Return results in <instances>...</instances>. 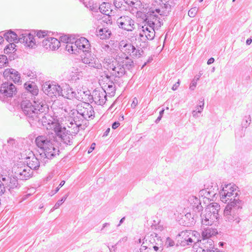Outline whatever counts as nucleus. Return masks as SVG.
Here are the masks:
<instances>
[{"label":"nucleus","instance_id":"nucleus-1","mask_svg":"<svg viewBox=\"0 0 252 252\" xmlns=\"http://www.w3.org/2000/svg\"><path fill=\"white\" fill-rule=\"evenodd\" d=\"M36 146L40 149L42 158L50 159L59 155V149L54 141L45 136H38L35 140Z\"/></svg>","mask_w":252,"mask_h":252},{"label":"nucleus","instance_id":"nucleus-2","mask_svg":"<svg viewBox=\"0 0 252 252\" xmlns=\"http://www.w3.org/2000/svg\"><path fill=\"white\" fill-rule=\"evenodd\" d=\"M119 48L121 52L116 56V59L126 61V64L129 63V65L132 61L128 57L129 56L133 58H139L141 56L143 51L140 49H136L135 47L131 43H126L124 40L121 41L119 44Z\"/></svg>","mask_w":252,"mask_h":252},{"label":"nucleus","instance_id":"nucleus-3","mask_svg":"<svg viewBox=\"0 0 252 252\" xmlns=\"http://www.w3.org/2000/svg\"><path fill=\"white\" fill-rule=\"evenodd\" d=\"M221 201L227 205H236L239 203L236 186L231 184L226 185L220 192Z\"/></svg>","mask_w":252,"mask_h":252},{"label":"nucleus","instance_id":"nucleus-4","mask_svg":"<svg viewBox=\"0 0 252 252\" xmlns=\"http://www.w3.org/2000/svg\"><path fill=\"white\" fill-rule=\"evenodd\" d=\"M103 64L111 74L116 77L120 78L123 76L126 73V69L124 65H129V63L126 64V61L121 60L111 61L109 59H105L103 61Z\"/></svg>","mask_w":252,"mask_h":252},{"label":"nucleus","instance_id":"nucleus-5","mask_svg":"<svg viewBox=\"0 0 252 252\" xmlns=\"http://www.w3.org/2000/svg\"><path fill=\"white\" fill-rule=\"evenodd\" d=\"M165 14L163 11L159 8H151L146 15L145 24L158 30L162 25V17Z\"/></svg>","mask_w":252,"mask_h":252},{"label":"nucleus","instance_id":"nucleus-6","mask_svg":"<svg viewBox=\"0 0 252 252\" xmlns=\"http://www.w3.org/2000/svg\"><path fill=\"white\" fill-rule=\"evenodd\" d=\"M220 206H211L205 210V213L200 214L201 223L202 225L211 226L214 222L217 220L219 218L218 208Z\"/></svg>","mask_w":252,"mask_h":252},{"label":"nucleus","instance_id":"nucleus-7","mask_svg":"<svg viewBox=\"0 0 252 252\" xmlns=\"http://www.w3.org/2000/svg\"><path fill=\"white\" fill-rule=\"evenodd\" d=\"M78 118L81 121L88 120L94 117V111L92 106L88 103L81 102L77 105Z\"/></svg>","mask_w":252,"mask_h":252},{"label":"nucleus","instance_id":"nucleus-8","mask_svg":"<svg viewBox=\"0 0 252 252\" xmlns=\"http://www.w3.org/2000/svg\"><path fill=\"white\" fill-rule=\"evenodd\" d=\"M239 209H242L240 206H225L224 210V216L225 219L229 221H235L236 224L240 221L238 212Z\"/></svg>","mask_w":252,"mask_h":252},{"label":"nucleus","instance_id":"nucleus-9","mask_svg":"<svg viewBox=\"0 0 252 252\" xmlns=\"http://www.w3.org/2000/svg\"><path fill=\"white\" fill-rule=\"evenodd\" d=\"M18 181L16 178L5 176L0 179V195L4 194L6 188L9 190L14 189L18 186Z\"/></svg>","mask_w":252,"mask_h":252},{"label":"nucleus","instance_id":"nucleus-10","mask_svg":"<svg viewBox=\"0 0 252 252\" xmlns=\"http://www.w3.org/2000/svg\"><path fill=\"white\" fill-rule=\"evenodd\" d=\"M212 186L211 188H207L206 189L201 190V197L198 199L200 203L199 205L203 204L204 205H213V202L211 197H214L216 194V190L215 188H213Z\"/></svg>","mask_w":252,"mask_h":252},{"label":"nucleus","instance_id":"nucleus-11","mask_svg":"<svg viewBox=\"0 0 252 252\" xmlns=\"http://www.w3.org/2000/svg\"><path fill=\"white\" fill-rule=\"evenodd\" d=\"M119 27L128 32H131L135 29V22L129 16H122L117 20Z\"/></svg>","mask_w":252,"mask_h":252},{"label":"nucleus","instance_id":"nucleus-12","mask_svg":"<svg viewBox=\"0 0 252 252\" xmlns=\"http://www.w3.org/2000/svg\"><path fill=\"white\" fill-rule=\"evenodd\" d=\"M60 95L69 99L75 98L78 100H81L83 99L79 93L74 91L69 85H66L62 89Z\"/></svg>","mask_w":252,"mask_h":252},{"label":"nucleus","instance_id":"nucleus-13","mask_svg":"<svg viewBox=\"0 0 252 252\" xmlns=\"http://www.w3.org/2000/svg\"><path fill=\"white\" fill-rule=\"evenodd\" d=\"M42 90L45 94L50 97H53L57 95H60L62 88L58 85L46 82L42 86Z\"/></svg>","mask_w":252,"mask_h":252},{"label":"nucleus","instance_id":"nucleus-14","mask_svg":"<svg viewBox=\"0 0 252 252\" xmlns=\"http://www.w3.org/2000/svg\"><path fill=\"white\" fill-rule=\"evenodd\" d=\"M14 172L17 177L21 180H28L32 174V170L26 165L15 167Z\"/></svg>","mask_w":252,"mask_h":252},{"label":"nucleus","instance_id":"nucleus-15","mask_svg":"<svg viewBox=\"0 0 252 252\" xmlns=\"http://www.w3.org/2000/svg\"><path fill=\"white\" fill-rule=\"evenodd\" d=\"M19 40L29 48H35L36 46L33 35L30 33L25 32L22 33L19 37Z\"/></svg>","mask_w":252,"mask_h":252},{"label":"nucleus","instance_id":"nucleus-16","mask_svg":"<svg viewBox=\"0 0 252 252\" xmlns=\"http://www.w3.org/2000/svg\"><path fill=\"white\" fill-rule=\"evenodd\" d=\"M156 29L145 24L139 29V35L142 37H145L148 40H152L155 36Z\"/></svg>","mask_w":252,"mask_h":252},{"label":"nucleus","instance_id":"nucleus-17","mask_svg":"<svg viewBox=\"0 0 252 252\" xmlns=\"http://www.w3.org/2000/svg\"><path fill=\"white\" fill-rule=\"evenodd\" d=\"M16 92L15 86L11 82H6L0 86V92L7 97H12Z\"/></svg>","mask_w":252,"mask_h":252},{"label":"nucleus","instance_id":"nucleus-18","mask_svg":"<svg viewBox=\"0 0 252 252\" xmlns=\"http://www.w3.org/2000/svg\"><path fill=\"white\" fill-rule=\"evenodd\" d=\"M92 96L94 101L97 105H103L106 100V93L103 89L94 90Z\"/></svg>","mask_w":252,"mask_h":252},{"label":"nucleus","instance_id":"nucleus-19","mask_svg":"<svg viewBox=\"0 0 252 252\" xmlns=\"http://www.w3.org/2000/svg\"><path fill=\"white\" fill-rule=\"evenodd\" d=\"M21 106L26 115L32 118L35 117V105H32L30 100H23L21 102Z\"/></svg>","mask_w":252,"mask_h":252},{"label":"nucleus","instance_id":"nucleus-20","mask_svg":"<svg viewBox=\"0 0 252 252\" xmlns=\"http://www.w3.org/2000/svg\"><path fill=\"white\" fill-rule=\"evenodd\" d=\"M42 44L47 50H55L60 46V41L54 37H48L43 40Z\"/></svg>","mask_w":252,"mask_h":252},{"label":"nucleus","instance_id":"nucleus-21","mask_svg":"<svg viewBox=\"0 0 252 252\" xmlns=\"http://www.w3.org/2000/svg\"><path fill=\"white\" fill-rule=\"evenodd\" d=\"M65 126L70 128L71 130H69V132L76 133L79 130V126L82 125L80 120H77L76 118L73 119L71 117H68L67 120L65 121Z\"/></svg>","mask_w":252,"mask_h":252},{"label":"nucleus","instance_id":"nucleus-22","mask_svg":"<svg viewBox=\"0 0 252 252\" xmlns=\"http://www.w3.org/2000/svg\"><path fill=\"white\" fill-rule=\"evenodd\" d=\"M3 76L7 79H10L16 83L21 82V76L20 73L13 68H7L3 72Z\"/></svg>","mask_w":252,"mask_h":252},{"label":"nucleus","instance_id":"nucleus-23","mask_svg":"<svg viewBox=\"0 0 252 252\" xmlns=\"http://www.w3.org/2000/svg\"><path fill=\"white\" fill-rule=\"evenodd\" d=\"M75 46L77 51L85 52L89 51L90 47L89 41L86 38L82 37L75 42Z\"/></svg>","mask_w":252,"mask_h":252},{"label":"nucleus","instance_id":"nucleus-24","mask_svg":"<svg viewBox=\"0 0 252 252\" xmlns=\"http://www.w3.org/2000/svg\"><path fill=\"white\" fill-rule=\"evenodd\" d=\"M82 60L84 63L88 64L91 67L100 69L102 67L101 64L100 63L99 60L97 58L91 55L87 57H84Z\"/></svg>","mask_w":252,"mask_h":252},{"label":"nucleus","instance_id":"nucleus-25","mask_svg":"<svg viewBox=\"0 0 252 252\" xmlns=\"http://www.w3.org/2000/svg\"><path fill=\"white\" fill-rule=\"evenodd\" d=\"M195 215L191 212L187 213L182 218L180 224L185 226L190 227L195 223Z\"/></svg>","mask_w":252,"mask_h":252},{"label":"nucleus","instance_id":"nucleus-26","mask_svg":"<svg viewBox=\"0 0 252 252\" xmlns=\"http://www.w3.org/2000/svg\"><path fill=\"white\" fill-rule=\"evenodd\" d=\"M218 234V231L216 228L207 227L203 228L202 232V239H210V238L216 236Z\"/></svg>","mask_w":252,"mask_h":252},{"label":"nucleus","instance_id":"nucleus-27","mask_svg":"<svg viewBox=\"0 0 252 252\" xmlns=\"http://www.w3.org/2000/svg\"><path fill=\"white\" fill-rule=\"evenodd\" d=\"M27 167L30 168L31 170L36 169L39 167L38 159L34 156L28 157L27 158Z\"/></svg>","mask_w":252,"mask_h":252},{"label":"nucleus","instance_id":"nucleus-28","mask_svg":"<svg viewBox=\"0 0 252 252\" xmlns=\"http://www.w3.org/2000/svg\"><path fill=\"white\" fill-rule=\"evenodd\" d=\"M96 32L97 35L102 39L109 38L111 35V31L108 28L98 29Z\"/></svg>","mask_w":252,"mask_h":252},{"label":"nucleus","instance_id":"nucleus-29","mask_svg":"<svg viewBox=\"0 0 252 252\" xmlns=\"http://www.w3.org/2000/svg\"><path fill=\"white\" fill-rule=\"evenodd\" d=\"M24 87L26 90L31 93L32 95H36L38 94V89L34 84L27 82L25 83Z\"/></svg>","mask_w":252,"mask_h":252},{"label":"nucleus","instance_id":"nucleus-30","mask_svg":"<svg viewBox=\"0 0 252 252\" xmlns=\"http://www.w3.org/2000/svg\"><path fill=\"white\" fill-rule=\"evenodd\" d=\"M200 241L203 246L202 247L206 249H208V250L215 248L214 242L211 239H202Z\"/></svg>","mask_w":252,"mask_h":252},{"label":"nucleus","instance_id":"nucleus-31","mask_svg":"<svg viewBox=\"0 0 252 252\" xmlns=\"http://www.w3.org/2000/svg\"><path fill=\"white\" fill-rule=\"evenodd\" d=\"M3 38H5L8 42H15L18 41L17 35L13 32L9 31L3 34Z\"/></svg>","mask_w":252,"mask_h":252},{"label":"nucleus","instance_id":"nucleus-32","mask_svg":"<svg viewBox=\"0 0 252 252\" xmlns=\"http://www.w3.org/2000/svg\"><path fill=\"white\" fill-rule=\"evenodd\" d=\"M158 237V234L155 232H152L150 235L148 234L146 235L143 240H144L146 243L147 241L151 244V245L155 244V238Z\"/></svg>","mask_w":252,"mask_h":252},{"label":"nucleus","instance_id":"nucleus-33","mask_svg":"<svg viewBox=\"0 0 252 252\" xmlns=\"http://www.w3.org/2000/svg\"><path fill=\"white\" fill-rule=\"evenodd\" d=\"M34 103L35 105V111H36L35 112V117H37V115L38 114L44 112L46 108V106L43 103H39V104H37L35 101H34Z\"/></svg>","mask_w":252,"mask_h":252},{"label":"nucleus","instance_id":"nucleus-34","mask_svg":"<svg viewBox=\"0 0 252 252\" xmlns=\"http://www.w3.org/2000/svg\"><path fill=\"white\" fill-rule=\"evenodd\" d=\"M65 49L69 53L72 54H76L77 53H79V51H77V49L75 46V44H73L72 43H67L65 46Z\"/></svg>","mask_w":252,"mask_h":252},{"label":"nucleus","instance_id":"nucleus-35","mask_svg":"<svg viewBox=\"0 0 252 252\" xmlns=\"http://www.w3.org/2000/svg\"><path fill=\"white\" fill-rule=\"evenodd\" d=\"M192 214L195 215V218L198 217L197 213H199L200 211H203V206H192Z\"/></svg>","mask_w":252,"mask_h":252},{"label":"nucleus","instance_id":"nucleus-36","mask_svg":"<svg viewBox=\"0 0 252 252\" xmlns=\"http://www.w3.org/2000/svg\"><path fill=\"white\" fill-rule=\"evenodd\" d=\"M125 2L130 5L137 8V6L140 5V1L139 0H124Z\"/></svg>","mask_w":252,"mask_h":252},{"label":"nucleus","instance_id":"nucleus-37","mask_svg":"<svg viewBox=\"0 0 252 252\" xmlns=\"http://www.w3.org/2000/svg\"><path fill=\"white\" fill-rule=\"evenodd\" d=\"M52 125H53V126L54 127V130L55 131V132L58 135H61V132H62V127L61 126V125L58 123H56V122H55V123H52Z\"/></svg>","mask_w":252,"mask_h":252},{"label":"nucleus","instance_id":"nucleus-38","mask_svg":"<svg viewBox=\"0 0 252 252\" xmlns=\"http://www.w3.org/2000/svg\"><path fill=\"white\" fill-rule=\"evenodd\" d=\"M146 243L144 240H143L142 244L141 245V248H140V252H148L149 250H150L151 247L150 245H145V244Z\"/></svg>","mask_w":252,"mask_h":252},{"label":"nucleus","instance_id":"nucleus-39","mask_svg":"<svg viewBox=\"0 0 252 252\" xmlns=\"http://www.w3.org/2000/svg\"><path fill=\"white\" fill-rule=\"evenodd\" d=\"M188 202L190 205H199V203H200L198 199L194 196H190L188 200Z\"/></svg>","mask_w":252,"mask_h":252},{"label":"nucleus","instance_id":"nucleus-40","mask_svg":"<svg viewBox=\"0 0 252 252\" xmlns=\"http://www.w3.org/2000/svg\"><path fill=\"white\" fill-rule=\"evenodd\" d=\"M8 63L7 58L5 55H0V68H2Z\"/></svg>","mask_w":252,"mask_h":252},{"label":"nucleus","instance_id":"nucleus-41","mask_svg":"<svg viewBox=\"0 0 252 252\" xmlns=\"http://www.w3.org/2000/svg\"><path fill=\"white\" fill-rule=\"evenodd\" d=\"M188 246H189V243H187V241H185V240H178L176 244V247L177 248L179 246L185 247Z\"/></svg>","mask_w":252,"mask_h":252},{"label":"nucleus","instance_id":"nucleus-42","mask_svg":"<svg viewBox=\"0 0 252 252\" xmlns=\"http://www.w3.org/2000/svg\"><path fill=\"white\" fill-rule=\"evenodd\" d=\"M60 137L62 138L63 140V141L64 143L67 145H70L72 142L70 140V138L69 136H67L66 135H63L62 134H61L60 135Z\"/></svg>","mask_w":252,"mask_h":252},{"label":"nucleus","instance_id":"nucleus-43","mask_svg":"<svg viewBox=\"0 0 252 252\" xmlns=\"http://www.w3.org/2000/svg\"><path fill=\"white\" fill-rule=\"evenodd\" d=\"M198 8L196 7L191 8L188 12V15L190 17H194L196 15Z\"/></svg>","mask_w":252,"mask_h":252},{"label":"nucleus","instance_id":"nucleus-44","mask_svg":"<svg viewBox=\"0 0 252 252\" xmlns=\"http://www.w3.org/2000/svg\"><path fill=\"white\" fill-rule=\"evenodd\" d=\"M165 245L167 247H173L175 245L176 246L174 241L169 237L166 238V241L165 242Z\"/></svg>","mask_w":252,"mask_h":252},{"label":"nucleus","instance_id":"nucleus-45","mask_svg":"<svg viewBox=\"0 0 252 252\" xmlns=\"http://www.w3.org/2000/svg\"><path fill=\"white\" fill-rule=\"evenodd\" d=\"M151 248H153L156 252H161L163 250V245L154 244L152 245Z\"/></svg>","mask_w":252,"mask_h":252},{"label":"nucleus","instance_id":"nucleus-46","mask_svg":"<svg viewBox=\"0 0 252 252\" xmlns=\"http://www.w3.org/2000/svg\"><path fill=\"white\" fill-rule=\"evenodd\" d=\"M105 5H106V4L105 3H103V4H102L99 6V9H100V11H101V12H102L104 14L108 15V14L109 10L108 9H106V10L105 9Z\"/></svg>","mask_w":252,"mask_h":252},{"label":"nucleus","instance_id":"nucleus-47","mask_svg":"<svg viewBox=\"0 0 252 252\" xmlns=\"http://www.w3.org/2000/svg\"><path fill=\"white\" fill-rule=\"evenodd\" d=\"M187 233H189L190 236L191 237H194L195 240L197 241H198L199 240L198 239V236H199V234L196 232V231H187Z\"/></svg>","mask_w":252,"mask_h":252},{"label":"nucleus","instance_id":"nucleus-48","mask_svg":"<svg viewBox=\"0 0 252 252\" xmlns=\"http://www.w3.org/2000/svg\"><path fill=\"white\" fill-rule=\"evenodd\" d=\"M15 45L13 43L10 44L9 45L7 46V48L4 49L5 52L8 53V52H11L13 51L14 49V47Z\"/></svg>","mask_w":252,"mask_h":252},{"label":"nucleus","instance_id":"nucleus-49","mask_svg":"<svg viewBox=\"0 0 252 252\" xmlns=\"http://www.w3.org/2000/svg\"><path fill=\"white\" fill-rule=\"evenodd\" d=\"M124 0H115L114 2V5L117 8H121Z\"/></svg>","mask_w":252,"mask_h":252},{"label":"nucleus","instance_id":"nucleus-50","mask_svg":"<svg viewBox=\"0 0 252 252\" xmlns=\"http://www.w3.org/2000/svg\"><path fill=\"white\" fill-rule=\"evenodd\" d=\"M154 239L155 240V244L157 245H163V241H162L160 237L158 236V237H156Z\"/></svg>","mask_w":252,"mask_h":252},{"label":"nucleus","instance_id":"nucleus-51","mask_svg":"<svg viewBox=\"0 0 252 252\" xmlns=\"http://www.w3.org/2000/svg\"><path fill=\"white\" fill-rule=\"evenodd\" d=\"M46 35H47V32L45 31H38L36 33V35L39 38L44 37Z\"/></svg>","mask_w":252,"mask_h":252},{"label":"nucleus","instance_id":"nucleus-52","mask_svg":"<svg viewBox=\"0 0 252 252\" xmlns=\"http://www.w3.org/2000/svg\"><path fill=\"white\" fill-rule=\"evenodd\" d=\"M187 231H182L179 234V237L182 236L183 240H187V238H189L190 236L189 234L187 233Z\"/></svg>","mask_w":252,"mask_h":252},{"label":"nucleus","instance_id":"nucleus-53","mask_svg":"<svg viewBox=\"0 0 252 252\" xmlns=\"http://www.w3.org/2000/svg\"><path fill=\"white\" fill-rule=\"evenodd\" d=\"M196 85H197L196 80H195V79H193L192 80V81L190 84L189 89L191 91H193L195 89V88L196 87Z\"/></svg>","mask_w":252,"mask_h":252},{"label":"nucleus","instance_id":"nucleus-54","mask_svg":"<svg viewBox=\"0 0 252 252\" xmlns=\"http://www.w3.org/2000/svg\"><path fill=\"white\" fill-rule=\"evenodd\" d=\"M61 41L67 44V43H69V41H70L71 39L66 35H64L61 37Z\"/></svg>","mask_w":252,"mask_h":252},{"label":"nucleus","instance_id":"nucleus-55","mask_svg":"<svg viewBox=\"0 0 252 252\" xmlns=\"http://www.w3.org/2000/svg\"><path fill=\"white\" fill-rule=\"evenodd\" d=\"M203 110H201V108H199L198 105L196 107V109L192 112V115L193 117H196L197 113H201Z\"/></svg>","mask_w":252,"mask_h":252},{"label":"nucleus","instance_id":"nucleus-56","mask_svg":"<svg viewBox=\"0 0 252 252\" xmlns=\"http://www.w3.org/2000/svg\"><path fill=\"white\" fill-rule=\"evenodd\" d=\"M187 243H189V246H191L192 245V243L195 241V239H193L191 236H189V238H187Z\"/></svg>","mask_w":252,"mask_h":252},{"label":"nucleus","instance_id":"nucleus-57","mask_svg":"<svg viewBox=\"0 0 252 252\" xmlns=\"http://www.w3.org/2000/svg\"><path fill=\"white\" fill-rule=\"evenodd\" d=\"M156 2L158 3L159 4H163L164 5H166L167 2H169V0H154ZM169 4L168 3L167 5Z\"/></svg>","mask_w":252,"mask_h":252},{"label":"nucleus","instance_id":"nucleus-58","mask_svg":"<svg viewBox=\"0 0 252 252\" xmlns=\"http://www.w3.org/2000/svg\"><path fill=\"white\" fill-rule=\"evenodd\" d=\"M180 84V80H178V82L176 83L172 87V90L173 91L176 90L179 87Z\"/></svg>","mask_w":252,"mask_h":252},{"label":"nucleus","instance_id":"nucleus-59","mask_svg":"<svg viewBox=\"0 0 252 252\" xmlns=\"http://www.w3.org/2000/svg\"><path fill=\"white\" fill-rule=\"evenodd\" d=\"M67 197L66 196H63L61 200H59L56 203V205H61L62 203H63L65 199H66Z\"/></svg>","mask_w":252,"mask_h":252},{"label":"nucleus","instance_id":"nucleus-60","mask_svg":"<svg viewBox=\"0 0 252 252\" xmlns=\"http://www.w3.org/2000/svg\"><path fill=\"white\" fill-rule=\"evenodd\" d=\"M95 143H93L91 144V147L89 149L88 153L89 154L92 153V151L95 149Z\"/></svg>","mask_w":252,"mask_h":252},{"label":"nucleus","instance_id":"nucleus-61","mask_svg":"<svg viewBox=\"0 0 252 252\" xmlns=\"http://www.w3.org/2000/svg\"><path fill=\"white\" fill-rule=\"evenodd\" d=\"M120 125V124L119 122H114L112 126V127L113 129H115L117 127H118Z\"/></svg>","mask_w":252,"mask_h":252},{"label":"nucleus","instance_id":"nucleus-62","mask_svg":"<svg viewBox=\"0 0 252 252\" xmlns=\"http://www.w3.org/2000/svg\"><path fill=\"white\" fill-rule=\"evenodd\" d=\"M198 105H199V108H201V110H203L204 106V99L200 101Z\"/></svg>","mask_w":252,"mask_h":252},{"label":"nucleus","instance_id":"nucleus-63","mask_svg":"<svg viewBox=\"0 0 252 252\" xmlns=\"http://www.w3.org/2000/svg\"><path fill=\"white\" fill-rule=\"evenodd\" d=\"M138 103V100L136 98H134V100L133 101L131 106L133 107H135Z\"/></svg>","mask_w":252,"mask_h":252},{"label":"nucleus","instance_id":"nucleus-64","mask_svg":"<svg viewBox=\"0 0 252 252\" xmlns=\"http://www.w3.org/2000/svg\"><path fill=\"white\" fill-rule=\"evenodd\" d=\"M215 61V60L213 58H210L208 61H207V64H211L212 63H213Z\"/></svg>","mask_w":252,"mask_h":252}]
</instances>
